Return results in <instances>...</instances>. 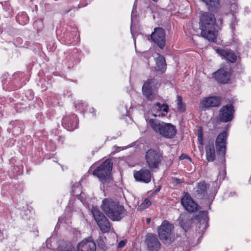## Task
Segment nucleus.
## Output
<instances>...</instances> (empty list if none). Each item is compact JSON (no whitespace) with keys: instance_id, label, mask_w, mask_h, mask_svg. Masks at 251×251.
<instances>
[{"instance_id":"nucleus-15","label":"nucleus","mask_w":251,"mask_h":251,"mask_svg":"<svg viewBox=\"0 0 251 251\" xmlns=\"http://www.w3.org/2000/svg\"><path fill=\"white\" fill-rule=\"evenodd\" d=\"M146 244L151 251H157L160 248V244L156 236L152 234H148L146 236Z\"/></svg>"},{"instance_id":"nucleus-6","label":"nucleus","mask_w":251,"mask_h":251,"mask_svg":"<svg viewBox=\"0 0 251 251\" xmlns=\"http://www.w3.org/2000/svg\"><path fill=\"white\" fill-rule=\"evenodd\" d=\"M93 216L102 233H107L110 231L112 225L107 218L97 208L92 210Z\"/></svg>"},{"instance_id":"nucleus-38","label":"nucleus","mask_w":251,"mask_h":251,"mask_svg":"<svg viewBox=\"0 0 251 251\" xmlns=\"http://www.w3.org/2000/svg\"><path fill=\"white\" fill-rule=\"evenodd\" d=\"M156 191H159L158 189L156 190Z\"/></svg>"},{"instance_id":"nucleus-14","label":"nucleus","mask_w":251,"mask_h":251,"mask_svg":"<svg viewBox=\"0 0 251 251\" xmlns=\"http://www.w3.org/2000/svg\"><path fill=\"white\" fill-rule=\"evenodd\" d=\"M181 203L185 209L190 212H194L197 210V204L188 194L181 198Z\"/></svg>"},{"instance_id":"nucleus-35","label":"nucleus","mask_w":251,"mask_h":251,"mask_svg":"<svg viewBox=\"0 0 251 251\" xmlns=\"http://www.w3.org/2000/svg\"><path fill=\"white\" fill-rule=\"evenodd\" d=\"M152 0L156 2V1H157L158 0Z\"/></svg>"},{"instance_id":"nucleus-29","label":"nucleus","mask_w":251,"mask_h":251,"mask_svg":"<svg viewBox=\"0 0 251 251\" xmlns=\"http://www.w3.org/2000/svg\"><path fill=\"white\" fill-rule=\"evenodd\" d=\"M198 139L201 145L203 144V134L201 129H199L198 131Z\"/></svg>"},{"instance_id":"nucleus-37","label":"nucleus","mask_w":251,"mask_h":251,"mask_svg":"<svg viewBox=\"0 0 251 251\" xmlns=\"http://www.w3.org/2000/svg\"><path fill=\"white\" fill-rule=\"evenodd\" d=\"M156 191H159L158 189L156 190Z\"/></svg>"},{"instance_id":"nucleus-32","label":"nucleus","mask_w":251,"mask_h":251,"mask_svg":"<svg viewBox=\"0 0 251 251\" xmlns=\"http://www.w3.org/2000/svg\"><path fill=\"white\" fill-rule=\"evenodd\" d=\"M98 244H99V246H101V247H102L103 246H104V242L102 240V238L100 237L98 241Z\"/></svg>"},{"instance_id":"nucleus-8","label":"nucleus","mask_w":251,"mask_h":251,"mask_svg":"<svg viewBox=\"0 0 251 251\" xmlns=\"http://www.w3.org/2000/svg\"><path fill=\"white\" fill-rule=\"evenodd\" d=\"M234 112V106L231 104H227L220 109L218 119L221 122H230L233 119Z\"/></svg>"},{"instance_id":"nucleus-11","label":"nucleus","mask_w":251,"mask_h":251,"mask_svg":"<svg viewBox=\"0 0 251 251\" xmlns=\"http://www.w3.org/2000/svg\"><path fill=\"white\" fill-rule=\"evenodd\" d=\"M151 38L160 49H163L166 40L165 33L162 28H155L154 31L151 34Z\"/></svg>"},{"instance_id":"nucleus-25","label":"nucleus","mask_w":251,"mask_h":251,"mask_svg":"<svg viewBox=\"0 0 251 251\" xmlns=\"http://www.w3.org/2000/svg\"><path fill=\"white\" fill-rule=\"evenodd\" d=\"M156 109L159 111L161 112V116H165L168 112L169 107L166 104H162L158 102L155 105Z\"/></svg>"},{"instance_id":"nucleus-26","label":"nucleus","mask_w":251,"mask_h":251,"mask_svg":"<svg viewBox=\"0 0 251 251\" xmlns=\"http://www.w3.org/2000/svg\"><path fill=\"white\" fill-rule=\"evenodd\" d=\"M151 205V201L148 199H146L142 202V203L140 205L138 206L137 210L140 211H143V210L148 208Z\"/></svg>"},{"instance_id":"nucleus-40","label":"nucleus","mask_w":251,"mask_h":251,"mask_svg":"<svg viewBox=\"0 0 251 251\" xmlns=\"http://www.w3.org/2000/svg\"><path fill=\"white\" fill-rule=\"evenodd\" d=\"M158 115L159 116H161L160 114H158Z\"/></svg>"},{"instance_id":"nucleus-23","label":"nucleus","mask_w":251,"mask_h":251,"mask_svg":"<svg viewBox=\"0 0 251 251\" xmlns=\"http://www.w3.org/2000/svg\"><path fill=\"white\" fill-rule=\"evenodd\" d=\"M206 191V184L204 182H201L198 184L195 195L198 197L202 198L205 195Z\"/></svg>"},{"instance_id":"nucleus-5","label":"nucleus","mask_w":251,"mask_h":251,"mask_svg":"<svg viewBox=\"0 0 251 251\" xmlns=\"http://www.w3.org/2000/svg\"><path fill=\"white\" fill-rule=\"evenodd\" d=\"M174 226L167 221H164L158 227V236L164 243H171L174 241Z\"/></svg>"},{"instance_id":"nucleus-30","label":"nucleus","mask_w":251,"mask_h":251,"mask_svg":"<svg viewBox=\"0 0 251 251\" xmlns=\"http://www.w3.org/2000/svg\"><path fill=\"white\" fill-rule=\"evenodd\" d=\"M185 158H187V159H189V160H191L190 157L185 154H182L179 157V159L180 160H183Z\"/></svg>"},{"instance_id":"nucleus-31","label":"nucleus","mask_w":251,"mask_h":251,"mask_svg":"<svg viewBox=\"0 0 251 251\" xmlns=\"http://www.w3.org/2000/svg\"><path fill=\"white\" fill-rule=\"evenodd\" d=\"M126 242L125 241H124V240L121 241L118 244V248H122L124 247L126 245Z\"/></svg>"},{"instance_id":"nucleus-21","label":"nucleus","mask_w":251,"mask_h":251,"mask_svg":"<svg viewBox=\"0 0 251 251\" xmlns=\"http://www.w3.org/2000/svg\"><path fill=\"white\" fill-rule=\"evenodd\" d=\"M156 66L155 69L156 71L163 72L166 70V64L165 60L163 56L159 55L158 57L155 58Z\"/></svg>"},{"instance_id":"nucleus-39","label":"nucleus","mask_w":251,"mask_h":251,"mask_svg":"<svg viewBox=\"0 0 251 251\" xmlns=\"http://www.w3.org/2000/svg\"><path fill=\"white\" fill-rule=\"evenodd\" d=\"M156 191H159L158 189L156 190Z\"/></svg>"},{"instance_id":"nucleus-10","label":"nucleus","mask_w":251,"mask_h":251,"mask_svg":"<svg viewBox=\"0 0 251 251\" xmlns=\"http://www.w3.org/2000/svg\"><path fill=\"white\" fill-rule=\"evenodd\" d=\"M228 134L226 131L220 133L215 141V146L217 153L224 157L226 151V145Z\"/></svg>"},{"instance_id":"nucleus-2","label":"nucleus","mask_w":251,"mask_h":251,"mask_svg":"<svg viewBox=\"0 0 251 251\" xmlns=\"http://www.w3.org/2000/svg\"><path fill=\"white\" fill-rule=\"evenodd\" d=\"M105 215L113 221H120L126 215L124 206L118 201L111 199H104L101 206Z\"/></svg>"},{"instance_id":"nucleus-27","label":"nucleus","mask_w":251,"mask_h":251,"mask_svg":"<svg viewBox=\"0 0 251 251\" xmlns=\"http://www.w3.org/2000/svg\"><path fill=\"white\" fill-rule=\"evenodd\" d=\"M16 19L17 21L21 25L26 24L28 21L25 14H22L21 15L18 14Z\"/></svg>"},{"instance_id":"nucleus-9","label":"nucleus","mask_w":251,"mask_h":251,"mask_svg":"<svg viewBox=\"0 0 251 251\" xmlns=\"http://www.w3.org/2000/svg\"><path fill=\"white\" fill-rule=\"evenodd\" d=\"M157 85V81L154 78L148 79L142 87L143 95L149 100H152L155 99V94L153 92V87Z\"/></svg>"},{"instance_id":"nucleus-3","label":"nucleus","mask_w":251,"mask_h":251,"mask_svg":"<svg viewBox=\"0 0 251 251\" xmlns=\"http://www.w3.org/2000/svg\"><path fill=\"white\" fill-rule=\"evenodd\" d=\"M146 121L148 126L162 137L172 139L176 133V127L171 124L164 123L155 118L148 119Z\"/></svg>"},{"instance_id":"nucleus-18","label":"nucleus","mask_w":251,"mask_h":251,"mask_svg":"<svg viewBox=\"0 0 251 251\" xmlns=\"http://www.w3.org/2000/svg\"><path fill=\"white\" fill-rule=\"evenodd\" d=\"M216 52L229 62L234 63L237 60V55L230 50L218 49Z\"/></svg>"},{"instance_id":"nucleus-17","label":"nucleus","mask_w":251,"mask_h":251,"mask_svg":"<svg viewBox=\"0 0 251 251\" xmlns=\"http://www.w3.org/2000/svg\"><path fill=\"white\" fill-rule=\"evenodd\" d=\"M221 100L222 99L219 97H209L203 99L201 101V104L205 108L217 107L221 104Z\"/></svg>"},{"instance_id":"nucleus-20","label":"nucleus","mask_w":251,"mask_h":251,"mask_svg":"<svg viewBox=\"0 0 251 251\" xmlns=\"http://www.w3.org/2000/svg\"><path fill=\"white\" fill-rule=\"evenodd\" d=\"M204 3L210 11L216 12L221 7L220 0H200Z\"/></svg>"},{"instance_id":"nucleus-33","label":"nucleus","mask_w":251,"mask_h":251,"mask_svg":"<svg viewBox=\"0 0 251 251\" xmlns=\"http://www.w3.org/2000/svg\"><path fill=\"white\" fill-rule=\"evenodd\" d=\"M174 182L176 183V184H179V183H181L182 182V181L180 179L174 178Z\"/></svg>"},{"instance_id":"nucleus-36","label":"nucleus","mask_w":251,"mask_h":251,"mask_svg":"<svg viewBox=\"0 0 251 251\" xmlns=\"http://www.w3.org/2000/svg\"><path fill=\"white\" fill-rule=\"evenodd\" d=\"M67 251H72L71 250H68Z\"/></svg>"},{"instance_id":"nucleus-7","label":"nucleus","mask_w":251,"mask_h":251,"mask_svg":"<svg viewBox=\"0 0 251 251\" xmlns=\"http://www.w3.org/2000/svg\"><path fill=\"white\" fill-rule=\"evenodd\" d=\"M145 158L151 169L157 168L162 160L161 155L155 150L150 149L146 153Z\"/></svg>"},{"instance_id":"nucleus-34","label":"nucleus","mask_w":251,"mask_h":251,"mask_svg":"<svg viewBox=\"0 0 251 251\" xmlns=\"http://www.w3.org/2000/svg\"><path fill=\"white\" fill-rule=\"evenodd\" d=\"M150 222H151V219H150V218H148V219H147V223L148 224H149V223H150Z\"/></svg>"},{"instance_id":"nucleus-24","label":"nucleus","mask_w":251,"mask_h":251,"mask_svg":"<svg viewBox=\"0 0 251 251\" xmlns=\"http://www.w3.org/2000/svg\"><path fill=\"white\" fill-rule=\"evenodd\" d=\"M180 218L181 219L180 220L179 224L181 227L184 229V230L185 232H186L190 227V225L191 224V220H190L186 217H184L183 218H181V217H180Z\"/></svg>"},{"instance_id":"nucleus-1","label":"nucleus","mask_w":251,"mask_h":251,"mask_svg":"<svg viewBox=\"0 0 251 251\" xmlns=\"http://www.w3.org/2000/svg\"><path fill=\"white\" fill-rule=\"evenodd\" d=\"M216 20L215 15L210 12L201 14L200 19V28L201 36L208 40L215 42L217 37Z\"/></svg>"},{"instance_id":"nucleus-28","label":"nucleus","mask_w":251,"mask_h":251,"mask_svg":"<svg viewBox=\"0 0 251 251\" xmlns=\"http://www.w3.org/2000/svg\"><path fill=\"white\" fill-rule=\"evenodd\" d=\"M177 108L178 111L183 112L185 110V107L182 102V98L179 96H177Z\"/></svg>"},{"instance_id":"nucleus-16","label":"nucleus","mask_w":251,"mask_h":251,"mask_svg":"<svg viewBox=\"0 0 251 251\" xmlns=\"http://www.w3.org/2000/svg\"><path fill=\"white\" fill-rule=\"evenodd\" d=\"M78 119L75 115L68 116L63 119V124L67 130L70 131L74 130L78 126Z\"/></svg>"},{"instance_id":"nucleus-22","label":"nucleus","mask_w":251,"mask_h":251,"mask_svg":"<svg viewBox=\"0 0 251 251\" xmlns=\"http://www.w3.org/2000/svg\"><path fill=\"white\" fill-rule=\"evenodd\" d=\"M206 159L209 162H213L215 159V151L213 145L205 147Z\"/></svg>"},{"instance_id":"nucleus-19","label":"nucleus","mask_w":251,"mask_h":251,"mask_svg":"<svg viewBox=\"0 0 251 251\" xmlns=\"http://www.w3.org/2000/svg\"><path fill=\"white\" fill-rule=\"evenodd\" d=\"M230 75L227 69L222 68L214 73V77L220 82L226 83L229 80Z\"/></svg>"},{"instance_id":"nucleus-13","label":"nucleus","mask_w":251,"mask_h":251,"mask_svg":"<svg viewBox=\"0 0 251 251\" xmlns=\"http://www.w3.org/2000/svg\"><path fill=\"white\" fill-rule=\"evenodd\" d=\"M77 251H96V245L91 237L83 240L77 245Z\"/></svg>"},{"instance_id":"nucleus-4","label":"nucleus","mask_w":251,"mask_h":251,"mask_svg":"<svg viewBox=\"0 0 251 251\" xmlns=\"http://www.w3.org/2000/svg\"><path fill=\"white\" fill-rule=\"evenodd\" d=\"M113 162L110 159H107L93 171V175L98 177L104 184L111 180L110 176L112 169Z\"/></svg>"},{"instance_id":"nucleus-12","label":"nucleus","mask_w":251,"mask_h":251,"mask_svg":"<svg viewBox=\"0 0 251 251\" xmlns=\"http://www.w3.org/2000/svg\"><path fill=\"white\" fill-rule=\"evenodd\" d=\"M133 175L135 179L138 181L148 183L151 181V172L147 168H142L138 171H134Z\"/></svg>"}]
</instances>
